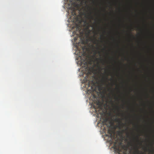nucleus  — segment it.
Returning a JSON list of instances; mask_svg holds the SVG:
<instances>
[{
  "mask_svg": "<svg viewBox=\"0 0 154 154\" xmlns=\"http://www.w3.org/2000/svg\"><path fill=\"white\" fill-rule=\"evenodd\" d=\"M77 29H78L79 31V33L80 34V35L81 36H82L83 35V32H81L80 31V28H78V27L77 28Z\"/></svg>",
  "mask_w": 154,
  "mask_h": 154,
  "instance_id": "nucleus-8",
  "label": "nucleus"
},
{
  "mask_svg": "<svg viewBox=\"0 0 154 154\" xmlns=\"http://www.w3.org/2000/svg\"><path fill=\"white\" fill-rule=\"evenodd\" d=\"M91 18L92 19V18H93V17H92V16H91Z\"/></svg>",
  "mask_w": 154,
  "mask_h": 154,
  "instance_id": "nucleus-17",
  "label": "nucleus"
},
{
  "mask_svg": "<svg viewBox=\"0 0 154 154\" xmlns=\"http://www.w3.org/2000/svg\"><path fill=\"white\" fill-rule=\"evenodd\" d=\"M80 57H81V59H82V56Z\"/></svg>",
  "mask_w": 154,
  "mask_h": 154,
  "instance_id": "nucleus-15",
  "label": "nucleus"
},
{
  "mask_svg": "<svg viewBox=\"0 0 154 154\" xmlns=\"http://www.w3.org/2000/svg\"><path fill=\"white\" fill-rule=\"evenodd\" d=\"M91 82L92 83V85L91 87V88L92 91H94L95 90V88H93V87H94L95 85L93 81H92Z\"/></svg>",
  "mask_w": 154,
  "mask_h": 154,
  "instance_id": "nucleus-7",
  "label": "nucleus"
},
{
  "mask_svg": "<svg viewBox=\"0 0 154 154\" xmlns=\"http://www.w3.org/2000/svg\"><path fill=\"white\" fill-rule=\"evenodd\" d=\"M107 119H106V120H105V121H106Z\"/></svg>",
  "mask_w": 154,
  "mask_h": 154,
  "instance_id": "nucleus-18",
  "label": "nucleus"
},
{
  "mask_svg": "<svg viewBox=\"0 0 154 154\" xmlns=\"http://www.w3.org/2000/svg\"><path fill=\"white\" fill-rule=\"evenodd\" d=\"M82 50H83V53L82 54V55H83V57H86V52H84V50L85 49H87V48L86 47V46H84L83 47H82Z\"/></svg>",
  "mask_w": 154,
  "mask_h": 154,
  "instance_id": "nucleus-4",
  "label": "nucleus"
},
{
  "mask_svg": "<svg viewBox=\"0 0 154 154\" xmlns=\"http://www.w3.org/2000/svg\"><path fill=\"white\" fill-rule=\"evenodd\" d=\"M106 121H104V122H103V123H104V124H106Z\"/></svg>",
  "mask_w": 154,
  "mask_h": 154,
  "instance_id": "nucleus-12",
  "label": "nucleus"
},
{
  "mask_svg": "<svg viewBox=\"0 0 154 154\" xmlns=\"http://www.w3.org/2000/svg\"><path fill=\"white\" fill-rule=\"evenodd\" d=\"M83 60H84V63L86 66V68L87 69L88 66V62H87V58L86 57Z\"/></svg>",
  "mask_w": 154,
  "mask_h": 154,
  "instance_id": "nucleus-6",
  "label": "nucleus"
},
{
  "mask_svg": "<svg viewBox=\"0 0 154 154\" xmlns=\"http://www.w3.org/2000/svg\"><path fill=\"white\" fill-rule=\"evenodd\" d=\"M87 7L88 8H89V7L88 6H87Z\"/></svg>",
  "mask_w": 154,
  "mask_h": 154,
  "instance_id": "nucleus-14",
  "label": "nucleus"
},
{
  "mask_svg": "<svg viewBox=\"0 0 154 154\" xmlns=\"http://www.w3.org/2000/svg\"><path fill=\"white\" fill-rule=\"evenodd\" d=\"M70 8H71L72 10V14L73 15L76 16L75 8L74 7H70Z\"/></svg>",
  "mask_w": 154,
  "mask_h": 154,
  "instance_id": "nucleus-3",
  "label": "nucleus"
},
{
  "mask_svg": "<svg viewBox=\"0 0 154 154\" xmlns=\"http://www.w3.org/2000/svg\"><path fill=\"white\" fill-rule=\"evenodd\" d=\"M144 150H146V149H147L145 148H144Z\"/></svg>",
  "mask_w": 154,
  "mask_h": 154,
  "instance_id": "nucleus-11",
  "label": "nucleus"
},
{
  "mask_svg": "<svg viewBox=\"0 0 154 154\" xmlns=\"http://www.w3.org/2000/svg\"><path fill=\"white\" fill-rule=\"evenodd\" d=\"M114 149L115 152L119 154H127L126 151L122 148H120L119 145H115Z\"/></svg>",
  "mask_w": 154,
  "mask_h": 154,
  "instance_id": "nucleus-1",
  "label": "nucleus"
},
{
  "mask_svg": "<svg viewBox=\"0 0 154 154\" xmlns=\"http://www.w3.org/2000/svg\"><path fill=\"white\" fill-rule=\"evenodd\" d=\"M116 108H118V109L119 108V107L118 106H116Z\"/></svg>",
  "mask_w": 154,
  "mask_h": 154,
  "instance_id": "nucleus-16",
  "label": "nucleus"
},
{
  "mask_svg": "<svg viewBox=\"0 0 154 154\" xmlns=\"http://www.w3.org/2000/svg\"><path fill=\"white\" fill-rule=\"evenodd\" d=\"M108 132L110 135L111 136L112 135V133L111 131H109Z\"/></svg>",
  "mask_w": 154,
  "mask_h": 154,
  "instance_id": "nucleus-10",
  "label": "nucleus"
},
{
  "mask_svg": "<svg viewBox=\"0 0 154 154\" xmlns=\"http://www.w3.org/2000/svg\"><path fill=\"white\" fill-rule=\"evenodd\" d=\"M98 67V68L100 70V71H101V70H102V69L101 67L100 66H99Z\"/></svg>",
  "mask_w": 154,
  "mask_h": 154,
  "instance_id": "nucleus-9",
  "label": "nucleus"
},
{
  "mask_svg": "<svg viewBox=\"0 0 154 154\" xmlns=\"http://www.w3.org/2000/svg\"><path fill=\"white\" fill-rule=\"evenodd\" d=\"M139 147L137 145H136L134 148V149L135 150V152L137 154H139L140 152V151L139 150Z\"/></svg>",
  "mask_w": 154,
  "mask_h": 154,
  "instance_id": "nucleus-2",
  "label": "nucleus"
},
{
  "mask_svg": "<svg viewBox=\"0 0 154 154\" xmlns=\"http://www.w3.org/2000/svg\"><path fill=\"white\" fill-rule=\"evenodd\" d=\"M117 121L119 122V127H122L123 126L124 124L122 123V121L119 119H117Z\"/></svg>",
  "mask_w": 154,
  "mask_h": 154,
  "instance_id": "nucleus-5",
  "label": "nucleus"
},
{
  "mask_svg": "<svg viewBox=\"0 0 154 154\" xmlns=\"http://www.w3.org/2000/svg\"><path fill=\"white\" fill-rule=\"evenodd\" d=\"M131 35L132 36H133V37H134V36L133 35Z\"/></svg>",
  "mask_w": 154,
  "mask_h": 154,
  "instance_id": "nucleus-13",
  "label": "nucleus"
},
{
  "mask_svg": "<svg viewBox=\"0 0 154 154\" xmlns=\"http://www.w3.org/2000/svg\"><path fill=\"white\" fill-rule=\"evenodd\" d=\"M91 12L90 13V15H91Z\"/></svg>",
  "mask_w": 154,
  "mask_h": 154,
  "instance_id": "nucleus-19",
  "label": "nucleus"
}]
</instances>
